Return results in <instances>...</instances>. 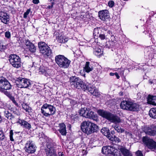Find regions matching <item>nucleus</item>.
Wrapping results in <instances>:
<instances>
[{
	"instance_id": "f257e3e1",
	"label": "nucleus",
	"mask_w": 156,
	"mask_h": 156,
	"mask_svg": "<svg viewBox=\"0 0 156 156\" xmlns=\"http://www.w3.org/2000/svg\"><path fill=\"white\" fill-rule=\"evenodd\" d=\"M98 112L100 115L106 119L110 122L115 123V124L112 125V126L117 132L122 133L124 132V129L121 128L117 125V124L121 122V120L120 117L103 110H99L98 111Z\"/></svg>"
},
{
	"instance_id": "f03ea898",
	"label": "nucleus",
	"mask_w": 156,
	"mask_h": 156,
	"mask_svg": "<svg viewBox=\"0 0 156 156\" xmlns=\"http://www.w3.org/2000/svg\"><path fill=\"white\" fill-rule=\"evenodd\" d=\"M82 131L87 135H90L98 131V127L95 123L89 121H84L81 125Z\"/></svg>"
},
{
	"instance_id": "7ed1b4c3",
	"label": "nucleus",
	"mask_w": 156,
	"mask_h": 156,
	"mask_svg": "<svg viewBox=\"0 0 156 156\" xmlns=\"http://www.w3.org/2000/svg\"><path fill=\"white\" fill-rule=\"evenodd\" d=\"M56 63L60 68L66 69L68 68L71 61L64 55H58L56 56L55 58Z\"/></svg>"
},
{
	"instance_id": "20e7f679",
	"label": "nucleus",
	"mask_w": 156,
	"mask_h": 156,
	"mask_svg": "<svg viewBox=\"0 0 156 156\" xmlns=\"http://www.w3.org/2000/svg\"><path fill=\"white\" fill-rule=\"evenodd\" d=\"M79 113L81 116L86 118L93 119L95 120H97V114L89 108H81L79 111Z\"/></svg>"
},
{
	"instance_id": "39448f33",
	"label": "nucleus",
	"mask_w": 156,
	"mask_h": 156,
	"mask_svg": "<svg viewBox=\"0 0 156 156\" xmlns=\"http://www.w3.org/2000/svg\"><path fill=\"white\" fill-rule=\"evenodd\" d=\"M38 46L40 53L44 57H48L52 54L50 48L45 42L42 41L39 42Z\"/></svg>"
},
{
	"instance_id": "423d86ee",
	"label": "nucleus",
	"mask_w": 156,
	"mask_h": 156,
	"mask_svg": "<svg viewBox=\"0 0 156 156\" xmlns=\"http://www.w3.org/2000/svg\"><path fill=\"white\" fill-rule=\"evenodd\" d=\"M16 84L18 87L20 88H27L31 86V81L26 78L22 77L16 78Z\"/></svg>"
},
{
	"instance_id": "0eeeda50",
	"label": "nucleus",
	"mask_w": 156,
	"mask_h": 156,
	"mask_svg": "<svg viewBox=\"0 0 156 156\" xmlns=\"http://www.w3.org/2000/svg\"><path fill=\"white\" fill-rule=\"evenodd\" d=\"M70 81L72 87L78 89L82 88L84 89L83 84L86 83H83L82 80L79 77L75 76H72L70 78Z\"/></svg>"
},
{
	"instance_id": "6e6552de",
	"label": "nucleus",
	"mask_w": 156,
	"mask_h": 156,
	"mask_svg": "<svg viewBox=\"0 0 156 156\" xmlns=\"http://www.w3.org/2000/svg\"><path fill=\"white\" fill-rule=\"evenodd\" d=\"M10 63L14 67L19 68L21 67V59L19 56L15 54H11L9 57Z\"/></svg>"
},
{
	"instance_id": "1a4fd4ad",
	"label": "nucleus",
	"mask_w": 156,
	"mask_h": 156,
	"mask_svg": "<svg viewBox=\"0 0 156 156\" xmlns=\"http://www.w3.org/2000/svg\"><path fill=\"white\" fill-rule=\"evenodd\" d=\"M142 141L146 146L152 151L156 149V142L147 136L143 137Z\"/></svg>"
},
{
	"instance_id": "9d476101",
	"label": "nucleus",
	"mask_w": 156,
	"mask_h": 156,
	"mask_svg": "<svg viewBox=\"0 0 156 156\" xmlns=\"http://www.w3.org/2000/svg\"><path fill=\"white\" fill-rule=\"evenodd\" d=\"M12 87L11 84L3 76L0 77V91L11 90Z\"/></svg>"
},
{
	"instance_id": "9b49d317",
	"label": "nucleus",
	"mask_w": 156,
	"mask_h": 156,
	"mask_svg": "<svg viewBox=\"0 0 156 156\" xmlns=\"http://www.w3.org/2000/svg\"><path fill=\"white\" fill-rule=\"evenodd\" d=\"M142 129L147 135L154 136L156 134V126H145L142 127Z\"/></svg>"
},
{
	"instance_id": "f8f14e48",
	"label": "nucleus",
	"mask_w": 156,
	"mask_h": 156,
	"mask_svg": "<svg viewBox=\"0 0 156 156\" xmlns=\"http://www.w3.org/2000/svg\"><path fill=\"white\" fill-rule=\"evenodd\" d=\"M83 87L84 90H88L89 92L93 95L97 96L99 95L98 90L91 84L87 83H86V84H83Z\"/></svg>"
},
{
	"instance_id": "ddd939ff",
	"label": "nucleus",
	"mask_w": 156,
	"mask_h": 156,
	"mask_svg": "<svg viewBox=\"0 0 156 156\" xmlns=\"http://www.w3.org/2000/svg\"><path fill=\"white\" fill-rule=\"evenodd\" d=\"M25 151L28 154L34 153L36 151V146L32 141H27L25 144Z\"/></svg>"
},
{
	"instance_id": "4468645a",
	"label": "nucleus",
	"mask_w": 156,
	"mask_h": 156,
	"mask_svg": "<svg viewBox=\"0 0 156 156\" xmlns=\"http://www.w3.org/2000/svg\"><path fill=\"white\" fill-rule=\"evenodd\" d=\"M46 156H57L55 150L51 147V144H47V148L45 149Z\"/></svg>"
},
{
	"instance_id": "2eb2a0df",
	"label": "nucleus",
	"mask_w": 156,
	"mask_h": 156,
	"mask_svg": "<svg viewBox=\"0 0 156 156\" xmlns=\"http://www.w3.org/2000/svg\"><path fill=\"white\" fill-rule=\"evenodd\" d=\"M115 151V148L112 146H104L102 148L101 152L103 154H111V156L113 153H114Z\"/></svg>"
},
{
	"instance_id": "dca6fc26",
	"label": "nucleus",
	"mask_w": 156,
	"mask_h": 156,
	"mask_svg": "<svg viewBox=\"0 0 156 156\" xmlns=\"http://www.w3.org/2000/svg\"><path fill=\"white\" fill-rule=\"evenodd\" d=\"M0 20L2 22L7 24L9 20V16L4 11H2L0 13Z\"/></svg>"
},
{
	"instance_id": "f3484780",
	"label": "nucleus",
	"mask_w": 156,
	"mask_h": 156,
	"mask_svg": "<svg viewBox=\"0 0 156 156\" xmlns=\"http://www.w3.org/2000/svg\"><path fill=\"white\" fill-rule=\"evenodd\" d=\"M98 16L101 20L105 21L109 17L108 11L107 10L99 11L98 12Z\"/></svg>"
},
{
	"instance_id": "a211bd4d",
	"label": "nucleus",
	"mask_w": 156,
	"mask_h": 156,
	"mask_svg": "<svg viewBox=\"0 0 156 156\" xmlns=\"http://www.w3.org/2000/svg\"><path fill=\"white\" fill-rule=\"evenodd\" d=\"M23 128L30 129L31 128V125L27 121L19 119L17 122Z\"/></svg>"
},
{
	"instance_id": "6ab92c4d",
	"label": "nucleus",
	"mask_w": 156,
	"mask_h": 156,
	"mask_svg": "<svg viewBox=\"0 0 156 156\" xmlns=\"http://www.w3.org/2000/svg\"><path fill=\"white\" fill-rule=\"evenodd\" d=\"M3 113L4 116L9 120H12L15 118L14 116L7 109H3Z\"/></svg>"
},
{
	"instance_id": "aec40b11",
	"label": "nucleus",
	"mask_w": 156,
	"mask_h": 156,
	"mask_svg": "<svg viewBox=\"0 0 156 156\" xmlns=\"http://www.w3.org/2000/svg\"><path fill=\"white\" fill-rule=\"evenodd\" d=\"M58 127L59 129L58 131L63 136L66 135L67 132L66 130V126L64 123H61L59 124Z\"/></svg>"
},
{
	"instance_id": "412c9836",
	"label": "nucleus",
	"mask_w": 156,
	"mask_h": 156,
	"mask_svg": "<svg viewBox=\"0 0 156 156\" xmlns=\"http://www.w3.org/2000/svg\"><path fill=\"white\" fill-rule=\"evenodd\" d=\"M147 103L153 105H156L155 101L156 100L155 96L149 95L147 98Z\"/></svg>"
},
{
	"instance_id": "4be33fe9",
	"label": "nucleus",
	"mask_w": 156,
	"mask_h": 156,
	"mask_svg": "<svg viewBox=\"0 0 156 156\" xmlns=\"http://www.w3.org/2000/svg\"><path fill=\"white\" fill-rule=\"evenodd\" d=\"M46 107V108H47L49 111V113H50V115H53L55 113L56 109L55 107L50 104L47 103L45 104Z\"/></svg>"
},
{
	"instance_id": "5701e85b",
	"label": "nucleus",
	"mask_w": 156,
	"mask_h": 156,
	"mask_svg": "<svg viewBox=\"0 0 156 156\" xmlns=\"http://www.w3.org/2000/svg\"><path fill=\"white\" fill-rule=\"evenodd\" d=\"M127 110L133 111L137 110L139 107V105L137 104L130 101L129 102Z\"/></svg>"
},
{
	"instance_id": "b1692460",
	"label": "nucleus",
	"mask_w": 156,
	"mask_h": 156,
	"mask_svg": "<svg viewBox=\"0 0 156 156\" xmlns=\"http://www.w3.org/2000/svg\"><path fill=\"white\" fill-rule=\"evenodd\" d=\"M46 106L44 104L41 107V113L45 117H50L51 115L50 113H49V111L47 108H46Z\"/></svg>"
},
{
	"instance_id": "393cba45",
	"label": "nucleus",
	"mask_w": 156,
	"mask_h": 156,
	"mask_svg": "<svg viewBox=\"0 0 156 156\" xmlns=\"http://www.w3.org/2000/svg\"><path fill=\"white\" fill-rule=\"evenodd\" d=\"M120 150L124 156H133L129 150L127 149L125 147H122Z\"/></svg>"
},
{
	"instance_id": "a878e982",
	"label": "nucleus",
	"mask_w": 156,
	"mask_h": 156,
	"mask_svg": "<svg viewBox=\"0 0 156 156\" xmlns=\"http://www.w3.org/2000/svg\"><path fill=\"white\" fill-rule=\"evenodd\" d=\"M84 70L87 73L91 71L93 69V67L90 62H86L85 66L84 68Z\"/></svg>"
},
{
	"instance_id": "bb28decb",
	"label": "nucleus",
	"mask_w": 156,
	"mask_h": 156,
	"mask_svg": "<svg viewBox=\"0 0 156 156\" xmlns=\"http://www.w3.org/2000/svg\"><path fill=\"white\" fill-rule=\"evenodd\" d=\"M129 102V101H122L120 105L121 108L123 109L127 110Z\"/></svg>"
},
{
	"instance_id": "cd10ccee",
	"label": "nucleus",
	"mask_w": 156,
	"mask_h": 156,
	"mask_svg": "<svg viewBox=\"0 0 156 156\" xmlns=\"http://www.w3.org/2000/svg\"><path fill=\"white\" fill-rule=\"evenodd\" d=\"M149 115L153 119H156V108H152L149 112Z\"/></svg>"
},
{
	"instance_id": "c85d7f7f",
	"label": "nucleus",
	"mask_w": 156,
	"mask_h": 156,
	"mask_svg": "<svg viewBox=\"0 0 156 156\" xmlns=\"http://www.w3.org/2000/svg\"><path fill=\"white\" fill-rule=\"evenodd\" d=\"M47 69L44 66H40L39 69V73L40 74H43L46 75L47 74Z\"/></svg>"
},
{
	"instance_id": "c756f323",
	"label": "nucleus",
	"mask_w": 156,
	"mask_h": 156,
	"mask_svg": "<svg viewBox=\"0 0 156 156\" xmlns=\"http://www.w3.org/2000/svg\"><path fill=\"white\" fill-rule=\"evenodd\" d=\"M102 29L100 28H95L94 30L93 34L94 36H98V35L101 32Z\"/></svg>"
},
{
	"instance_id": "7c9ffc66",
	"label": "nucleus",
	"mask_w": 156,
	"mask_h": 156,
	"mask_svg": "<svg viewBox=\"0 0 156 156\" xmlns=\"http://www.w3.org/2000/svg\"><path fill=\"white\" fill-rule=\"evenodd\" d=\"M94 54L97 56H99L102 54L101 50L100 48H96L94 51Z\"/></svg>"
},
{
	"instance_id": "2f4dec72",
	"label": "nucleus",
	"mask_w": 156,
	"mask_h": 156,
	"mask_svg": "<svg viewBox=\"0 0 156 156\" xmlns=\"http://www.w3.org/2000/svg\"><path fill=\"white\" fill-rule=\"evenodd\" d=\"M116 43V41H110L106 43V47L108 48H112L115 45Z\"/></svg>"
},
{
	"instance_id": "473e14b6",
	"label": "nucleus",
	"mask_w": 156,
	"mask_h": 156,
	"mask_svg": "<svg viewBox=\"0 0 156 156\" xmlns=\"http://www.w3.org/2000/svg\"><path fill=\"white\" fill-rule=\"evenodd\" d=\"M22 108L26 112H27L28 113H30L31 112V109L29 106L27 105L26 104H24L22 105Z\"/></svg>"
},
{
	"instance_id": "72a5a7b5",
	"label": "nucleus",
	"mask_w": 156,
	"mask_h": 156,
	"mask_svg": "<svg viewBox=\"0 0 156 156\" xmlns=\"http://www.w3.org/2000/svg\"><path fill=\"white\" fill-rule=\"evenodd\" d=\"M20 133V132H15L13 134V130H11L9 132V137L10 140L11 141H14V139L13 138V136L14 135V136H16V135L17 134V133Z\"/></svg>"
},
{
	"instance_id": "f704fd0d",
	"label": "nucleus",
	"mask_w": 156,
	"mask_h": 156,
	"mask_svg": "<svg viewBox=\"0 0 156 156\" xmlns=\"http://www.w3.org/2000/svg\"><path fill=\"white\" fill-rule=\"evenodd\" d=\"M109 131V130L107 128L104 127L102 128L101 131V133H102L105 136H107L108 134V132Z\"/></svg>"
},
{
	"instance_id": "c9c22d12",
	"label": "nucleus",
	"mask_w": 156,
	"mask_h": 156,
	"mask_svg": "<svg viewBox=\"0 0 156 156\" xmlns=\"http://www.w3.org/2000/svg\"><path fill=\"white\" fill-rule=\"evenodd\" d=\"M25 44L27 47V48L28 49L30 46H31V45H33V43L31 42L30 40L28 39L25 40Z\"/></svg>"
},
{
	"instance_id": "e433bc0d",
	"label": "nucleus",
	"mask_w": 156,
	"mask_h": 156,
	"mask_svg": "<svg viewBox=\"0 0 156 156\" xmlns=\"http://www.w3.org/2000/svg\"><path fill=\"white\" fill-rule=\"evenodd\" d=\"M28 49L32 53H34L36 51V48L34 44L33 45H31V46H30V47Z\"/></svg>"
},
{
	"instance_id": "4c0bfd02",
	"label": "nucleus",
	"mask_w": 156,
	"mask_h": 156,
	"mask_svg": "<svg viewBox=\"0 0 156 156\" xmlns=\"http://www.w3.org/2000/svg\"><path fill=\"white\" fill-rule=\"evenodd\" d=\"M9 98L10 99V100H11L12 101L13 103L14 104L16 105H18V103L15 101L14 97L12 96V95L10 96L9 97Z\"/></svg>"
},
{
	"instance_id": "58836bf2",
	"label": "nucleus",
	"mask_w": 156,
	"mask_h": 156,
	"mask_svg": "<svg viewBox=\"0 0 156 156\" xmlns=\"http://www.w3.org/2000/svg\"><path fill=\"white\" fill-rule=\"evenodd\" d=\"M111 141H114L116 143H119L120 142V139L115 136H114V137H113V139Z\"/></svg>"
},
{
	"instance_id": "ea45409f",
	"label": "nucleus",
	"mask_w": 156,
	"mask_h": 156,
	"mask_svg": "<svg viewBox=\"0 0 156 156\" xmlns=\"http://www.w3.org/2000/svg\"><path fill=\"white\" fill-rule=\"evenodd\" d=\"M30 9H28L27 11L25 12L23 14V18H26L27 17V16L29 14L30 12Z\"/></svg>"
},
{
	"instance_id": "a19ab883",
	"label": "nucleus",
	"mask_w": 156,
	"mask_h": 156,
	"mask_svg": "<svg viewBox=\"0 0 156 156\" xmlns=\"http://www.w3.org/2000/svg\"><path fill=\"white\" fill-rule=\"evenodd\" d=\"M5 37L8 39H9L11 37V34L10 32L9 31H7L5 32Z\"/></svg>"
},
{
	"instance_id": "79ce46f5",
	"label": "nucleus",
	"mask_w": 156,
	"mask_h": 156,
	"mask_svg": "<svg viewBox=\"0 0 156 156\" xmlns=\"http://www.w3.org/2000/svg\"><path fill=\"white\" fill-rule=\"evenodd\" d=\"M115 3L113 1H110L108 3V6L110 8L113 7Z\"/></svg>"
},
{
	"instance_id": "37998d69",
	"label": "nucleus",
	"mask_w": 156,
	"mask_h": 156,
	"mask_svg": "<svg viewBox=\"0 0 156 156\" xmlns=\"http://www.w3.org/2000/svg\"><path fill=\"white\" fill-rule=\"evenodd\" d=\"M105 136L107 137V138L111 140L113 139V137H114L113 136L111 133L109 131L108 132V135Z\"/></svg>"
},
{
	"instance_id": "c03bdc74",
	"label": "nucleus",
	"mask_w": 156,
	"mask_h": 156,
	"mask_svg": "<svg viewBox=\"0 0 156 156\" xmlns=\"http://www.w3.org/2000/svg\"><path fill=\"white\" fill-rule=\"evenodd\" d=\"M5 90H4L3 91H0L2 92L5 95H6L8 98L11 94H10L9 92L5 91Z\"/></svg>"
},
{
	"instance_id": "a18cd8bd",
	"label": "nucleus",
	"mask_w": 156,
	"mask_h": 156,
	"mask_svg": "<svg viewBox=\"0 0 156 156\" xmlns=\"http://www.w3.org/2000/svg\"><path fill=\"white\" fill-rule=\"evenodd\" d=\"M136 156H143L142 151L139 150L136 152Z\"/></svg>"
},
{
	"instance_id": "49530a36",
	"label": "nucleus",
	"mask_w": 156,
	"mask_h": 156,
	"mask_svg": "<svg viewBox=\"0 0 156 156\" xmlns=\"http://www.w3.org/2000/svg\"><path fill=\"white\" fill-rule=\"evenodd\" d=\"M111 156H122L121 154L119 152L115 151L114 153Z\"/></svg>"
},
{
	"instance_id": "de8ad7c7",
	"label": "nucleus",
	"mask_w": 156,
	"mask_h": 156,
	"mask_svg": "<svg viewBox=\"0 0 156 156\" xmlns=\"http://www.w3.org/2000/svg\"><path fill=\"white\" fill-rule=\"evenodd\" d=\"M98 37L101 40H104L105 38V35L101 34V32L98 35Z\"/></svg>"
},
{
	"instance_id": "09e8293b",
	"label": "nucleus",
	"mask_w": 156,
	"mask_h": 156,
	"mask_svg": "<svg viewBox=\"0 0 156 156\" xmlns=\"http://www.w3.org/2000/svg\"><path fill=\"white\" fill-rule=\"evenodd\" d=\"M5 137V135L3 133L0 135V140H3Z\"/></svg>"
},
{
	"instance_id": "8fccbe9b",
	"label": "nucleus",
	"mask_w": 156,
	"mask_h": 156,
	"mask_svg": "<svg viewBox=\"0 0 156 156\" xmlns=\"http://www.w3.org/2000/svg\"><path fill=\"white\" fill-rule=\"evenodd\" d=\"M32 2L34 4H37L39 3L40 2L39 0H33Z\"/></svg>"
},
{
	"instance_id": "3c124183",
	"label": "nucleus",
	"mask_w": 156,
	"mask_h": 156,
	"mask_svg": "<svg viewBox=\"0 0 156 156\" xmlns=\"http://www.w3.org/2000/svg\"><path fill=\"white\" fill-rule=\"evenodd\" d=\"M58 156H65L64 153L61 152H58Z\"/></svg>"
},
{
	"instance_id": "603ef678",
	"label": "nucleus",
	"mask_w": 156,
	"mask_h": 156,
	"mask_svg": "<svg viewBox=\"0 0 156 156\" xmlns=\"http://www.w3.org/2000/svg\"><path fill=\"white\" fill-rule=\"evenodd\" d=\"M64 38L63 37H59V42L60 43H62V41H63V40H64Z\"/></svg>"
},
{
	"instance_id": "864d4df0",
	"label": "nucleus",
	"mask_w": 156,
	"mask_h": 156,
	"mask_svg": "<svg viewBox=\"0 0 156 156\" xmlns=\"http://www.w3.org/2000/svg\"><path fill=\"white\" fill-rule=\"evenodd\" d=\"M115 75L117 79H119L120 77L119 76V75L117 73H115Z\"/></svg>"
},
{
	"instance_id": "5fc2aeb1",
	"label": "nucleus",
	"mask_w": 156,
	"mask_h": 156,
	"mask_svg": "<svg viewBox=\"0 0 156 156\" xmlns=\"http://www.w3.org/2000/svg\"><path fill=\"white\" fill-rule=\"evenodd\" d=\"M68 40V38H64V40L63 41H62V43H65Z\"/></svg>"
},
{
	"instance_id": "6e6d98bb",
	"label": "nucleus",
	"mask_w": 156,
	"mask_h": 156,
	"mask_svg": "<svg viewBox=\"0 0 156 156\" xmlns=\"http://www.w3.org/2000/svg\"><path fill=\"white\" fill-rule=\"evenodd\" d=\"M53 3H52L51 5H49L48 6V8L49 9H51L53 7Z\"/></svg>"
},
{
	"instance_id": "4d7b16f0",
	"label": "nucleus",
	"mask_w": 156,
	"mask_h": 156,
	"mask_svg": "<svg viewBox=\"0 0 156 156\" xmlns=\"http://www.w3.org/2000/svg\"><path fill=\"white\" fill-rule=\"evenodd\" d=\"M60 0H53L54 2H53V3H57V2H59L60 1Z\"/></svg>"
},
{
	"instance_id": "13d9d810",
	"label": "nucleus",
	"mask_w": 156,
	"mask_h": 156,
	"mask_svg": "<svg viewBox=\"0 0 156 156\" xmlns=\"http://www.w3.org/2000/svg\"><path fill=\"white\" fill-rule=\"evenodd\" d=\"M154 81H155V80H149V83L150 84H152L153 83H154Z\"/></svg>"
},
{
	"instance_id": "bf43d9fd",
	"label": "nucleus",
	"mask_w": 156,
	"mask_h": 156,
	"mask_svg": "<svg viewBox=\"0 0 156 156\" xmlns=\"http://www.w3.org/2000/svg\"><path fill=\"white\" fill-rule=\"evenodd\" d=\"M111 133L112 135H113V136H115L114 135V134H115V132L114 130H112L111 131Z\"/></svg>"
},
{
	"instance_id": "052dcab7",
	"label": "nucleus",
	"mask_w": 156,
	"mask_h": 156,
	"mask_svg": "<svg viewBox=\"0 0 156 156\" xmlns=\"http://www.w3.org/2000/svg\"><path fill=\"white\" fill-rule=\"evenodd\" d=\"M115 73H110L109 74V75L111 76H113L115 75Z\"/></svg>"
},
{
	"instance_id": "680f3d73",
	"label": "nucleus",
	"mask_w": 156,
	"mask_h": 156,
	"mask_svg": "<svg viewBox=\"0 0 156 156\" xmlns=\"http://www.w3.org/2000/svg\"><path fill=\"white\" fill-rule=\"evenodd\" d=\"M69 128V129H70L71 128V126L70 124H68V126H67Z\"/></svg>"
},
{
	"instance_id": "e2e57ef3",
	"label": "nucleus",
	"mask_w": 156,
	"mask_h": 156,
	"mask_svg": "<svg viewBox=\"0 0 156 156\" xmlns=\"http://www.w3.org/2000/svg\"><path fill=\"white\" fill-rule=\"evenodd\" d=\"M3 133V132L2 131H0V135Z\"/></svg>"
},
{
	"instance_id": "0e129e2a",
	"label": "nucleus",
	"mask_w": 156,
	"mask_h": 156,
	"mask_svg": "<svg viewBox=\"0 0 156 156\" xmlns=\"http://www.w3.org/2000/svg\"><path fill=\"white\" fill-rule=\"evenodd\" d=\"M26 95L27 96H30L32 95H31L30 94H26Z\"/></svg>"
},
{
	"instance_id": "69168bd1",
	"label": "nucleus",
	"mask_w": 156,
	"mask_h": 156,
	"mask_svg": "<svg viewBox=\"0 0 156 156\" xmlns=\"http://www.w3.org/2000/svg\"><path fill=\"white\" fill-rule=\"evenodd\" d=\"M108 32H109V33L110 34V31H108Z\"/></svg>"
}]
</instances>
